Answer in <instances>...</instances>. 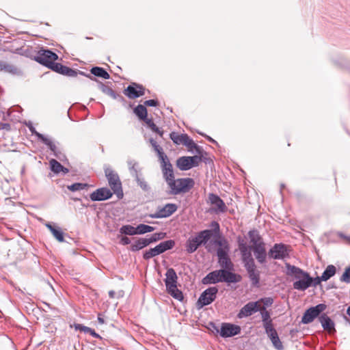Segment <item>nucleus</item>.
Wrapping results in <instances>:
<instances>
[{"mask_svg": "<svg viewBox=\"0 0 350 350\" xmlns=\"http://www.w3.org/2000/svg\"><path fill=\"white\" fill-rule=\"evenodd\" d=\"M143 121H144L146 122V124H147V126L148 127L150 128V129L155 132V133H157L159 136L161 137H163V131H161L157 126L156 124L153 122L152 120V119H150V118H146V119H144Z\"/></svg>", "mask_w": 350, "mask_h": 350, "instance_id": "41", "label": "nucleus"}, {"mask_svg": "<svg viewBox=\"0 0 350 350\" xmlns=\"http://www.w3.org/2000/svg\"><path fill=\"white\" fill-rule=\"evenodd\" d=\"M53 71L57 72L59 74L68 76V77H77L78 74L85 76L87 78L90 79L92 81H97L95 77L91 76L90 75H85V72L79 70H73L69 67L64 66L60 63H55L53 68H51Z\"/></svg>", "mask_w": 350, "mask_h": 350, "instance_id": "8", "label": "nucleus"}, {"mask_svg": "<svg viewBox=\"0 0 350 350\" xmlns=\"http://www.w3.org/2000/svg\"><path fill=\"white\" fill-rule=\"evenodd\" d=\"M105 174L107 177L109 185L113 190L118 199L123 198V191L122 187V183L120 180L118 174L111 168H106L105 170Z\"/></svg>", "mask_w": 350, "mask_h": 350, "instance_id": "7", "label": "nucleus"}, {"mask_svg": "<svg viewBox=\"0 0 350 350\" xmlns=\"http://www.w3.org/2000/svg\"><path fill=\"white\" fill-rule=\"evenodd\" d=\"M137 234H144L154 230V228L146 224H141L137 226Z\"/></svg>", "mask_w": 350, "mask_h": 350, "instance_id": "42", "label": "nucleus"}, {"mask_svg": "<svg viewBox=\"0 0 350 350\" xmlns=\"http://www.w3.org/2000/svg\"><path fill=\"white\" fill-rule=\"evenodd\" d=\"M166 232H160L152 234L150 238H147L149 245L158 241L163 239L166 237Z\"/></svg>", "mask_w": 350, "mask_h": 350, "instance_id": "43", "label": "nucleus"}, {"mask_svg": "<svg viewBox=\"0 0 350 350\" xmlns=\"http://www.w3.org/2000/svg\"><path fill=\"white\" fill-rule=\"evenodd\" d=\"M165 276V284L167 293L174 299L182 301L183 299V295L182 291L177 288L178 277L174 269L172 268L168 269Z\"/></svg>", "mask_w": 350, "mask_h": 350, "instance_id": "3", "label": "nucleus"}, {"mask_svg": "<svg viewBox=\"0 0 350 350\" xmlns=\"http://www.w3.org/2000/svg\"><path fill=\"white\" fill-rule=\"evenodd\" d=\"M51 233L58 241H64V233L60 228L57 227L55 229H52Z\"/></svg>", "mask_w": 350, "mask_h": 350, "instance_id": "47", "label": "nucleus"}, {"mask_svg": "<svg viewBox=\"0 0 350 350\" xmlns=\"http://www.w3.org/2000/svg\"><path fill=\"white\" fill-rule=\"evenodd\" d=\"M241 332V327L230 323H223L220 329V335L223 338L232 337Z\"/></svg>", "mask_w": 350, "mask_h": 350, "instance_id": "15", "label": "nucleus"}, {"mask_svg": "<svg viewBox=\"0 0 350 350\" xmlns=\"http://www.w3.org/2000/svg\"><path fill=\"white\" fill-rule=\"evenodd\" d=\"M336 271V267L334 265H328L321 275V280H323V281L328 280L335 275Z\"/></svg>", "mask_w": 350, "mask_h": 350, "instance_id": "34", "label": "nucleus"}, {"mask_svg": "<svg viewBox=\"0 0 350 350\" xmlns=\"http://www.w3.org/2000/svg\"><path fill=\"white\" fill-rule=\"evenodd\" d=\"M120 243L124 245H129L131 243V240L127 237H122L120 239Z\"/></svg>", "mask_w": 350, "mask_h": 350, "instance_id": "63", "label": "nucleus"}, {"mask_svg": "<svg viewBox=\"0 0 350 350\" xmlns=\"http://www.w3.org/2000/svg\"><path fill=\"white\" fill-rule=\"evenodd\" d=\"M288 275H294L296 281L293 282V288L295 290L304 291L311 286L312 277L309 273L299 267L286 264Z\"/></svg>", "mask_w": 350, "mask_h": 350, "instance_id": "1", "label": "nucleus"}, {"mask_svg": "<svg viewBox=\"0 0 350 350\" xmlns=\"http://www.w3.org/2000/svg\"><path fill=\"white\" fill-rule=\"evenodd\" d=\"M42 143L49 147V148L53 152L54 156L58 159L62 161L66 157L61 149L58 148L56 146V144L50 138L46 137Z\"/></svg>", "mask_w": 350, "mask_h": 350, "instance_id": "20", "label": "nucleus"}, {"mask_svg": "<svg viewBox=\"0 0 350 350\" xmlns=\"http://www.w3.org/2000/svg\"><path fill=\"white\" fill-rule=\"evenodd\" d=\"M178 209L176 204L168 203L163 207H158L156 212L149 215V217L152 219L165 218L171 216Z\"/></svg>", "mask_w": 350, "mask_h": 350, "instance_id": "12", "label": "nucleus"}, {"mask_svg": "<svg viewBox=\"0 0 350 350\" xmlns=\"http://www.w3.org/2000/svg\"><path fill=\"white\" fill-rule=\"evenodd\" d=\"M218 288L216 286L209 287L200 295L197 306L198 308L211 304L216 298Z\"/></svg>", "mask_w": 350, "mask_h": 350, "instance_id": "9", "label": "nucleus"}, {"mask_svg": "<svg viewBox=\"0 0 350 350\" xmlns=\"http://www.w3.org/2000/svg\"><path fill=\"white\" fill-rule=\"evenodd\" d=\"M340 281L344 282L345 283H350V267H348L345 269V272L340 277Z\"/></svg>", "mask_w": 350, "mask_h": 350, "instance_id": "52", "label": "nucleus"}, {"mask_svg": "<svg viewBox=\"0 0 350 350\" xmlns=\"http://www.w3.org/2000/svg\"><path fill=\"white\" fill-rule=\"evenodd\" d=\"M175 245L174 240H167L160 243L156 246L159 254L172 249Z\"/></svg>", "mask_w": 350, "mask_h": 350, "instance_id": "29", "label": "nucleus"}, {"mask_svg": "<svg viewBox=\"0 0 350 350\" xmlns=\"http://www.w3.org/2000/svg\"><path fill=\"white\" fill-rule=\"evenodd\" d=\"M259 301L260 303L262 302L263 304V306H265L267 308L271 306L273 303V299L271 297L262 298Z\"/></svg>", "mask_w": 350, "mask_h": 350, "instance_id": "57", "label": "nucleus"}, {"mask_svg": "<svg viewBox=\"0 0 350 350\" xmlns=\"http://www.w3.org/2000/svg\"><path fill=\"white\" fill-rule=\"evenodd\" d=\"M326 308V306L323 304H319L316 306L311 307L306 310L302 318L301 323L304 324H308L314 321V319L319 317Z\"/></svg>", "mask_w": 350, "mask_h": 350, "instance_id": "11", "label": "nucleus"}, {"mask_svg": "<svg viewBox=\"0 0 350 350\" xmlns=\"http://www.w3.org/2000/svg\"><path fill=\"white\" fill-rule=\"evenodd\" d=\"M194 185L195 182L191 178H174L167 184L170 189V193L174 196L189 192L194 187Z\"/></svg>", "mask_w": 350, "mask_h": 350, "instance_id": "2", "label": "nucleus"}, {"mask_svg": "<svg viewBox=\"0 0 350 350\" xmlns=\"http://www.w3.org/2000/svg\"><path fill=\"white\" fill-rule=\"evenodd\" d=\"M194 153L197 154L196 156H201L203 159H204V162H206V159L204 157V154H206V152L204 151L203 148L196 145L193 149Z\"/></svg>", "mask_w": 350, "mask_h": 350, "instance_id": "55", "label": "nucleus"}, {"mask_svg": "<svg viewBox=\"0 0 350 350\" xmlns=\"http://www.w3.org/2000/svg\"><path fill=\"white\" fill-rule=\"evenodd\" d=\"M29 129L32 135L36 136L38 139L40 140L42 142H43L44 141V139L46 138V137L38 132L33 126H29Z\"/></svg>", "mask_w": 350, "mask_h": 350, "instance_id": "54", "label": "nucleus"}, {"mask_svg": "<svg viewBox=\"0 0 350 350\" xmlns=\"http://www.w3.org/2000/svg\"><path fill=\"white\" fill-rule=\"evenodd\" d=\"M254 256L257 261L263 264L266 261L267 252L265 249V244L258 245L257 247H252Z\"/></svg>", "mask_w": 350, "mask_h": 350, "instance_id": "24", "label": "nucleus"}, {"mask_svg": "<svg viewBox=\"0 0 350 350\" xmlns=\"http://www.w3.org/2000/svg\"><path fill=\"white\" fill-rule=\"evenodd\" d=\"M183 145L185 146L188 148V150L189 152H191V153H194L193 149L197 144L193 141L192 139H191L189 137H188L187 139H186V141H185V143Z\"/></svg>", "mask_w": 350, "mask_h": 350, "instance_id": "51", "label": "nucleus"}, {"mask_svg": "<svg viewBox=\"0 0 350 350\" xmlns=\"http://www.w3.org/2000/svg\"><path fill=\"white\" fill-rule=\"evenodd\" d=\"M149 142L157 153L163 149L153 138H150Z\"/></svg>", "mask_w": 350, "mask_h": 350, "instance_id": "58", "label": "nucleus"}, {"mask_svg": "<svg viewBox=\"0 0 350 350\" xmlns=\"http://www.w3.org/2000/svg\"><path fill=\"white\" fill-rule=\"evenodd\" d=\"M247 272L250 280L253 286L258 287L260 282V271L256 269L254 264L244 267Z\"/></svg>", "mask_w": 350, "mask_h": 350, "instance_id": "18", "label": "nucleus"}, {"mask_svg": "<svg viewBox=\"0 0 350 350\" xmlns=\"http://www.w3.org/2000/svg\"><path fill=\"white\" fill-rule=\"evenodd\" d=\"M161 168L163 178L165 180L167 184H168L169 182L171 181V180L174 179L173 167L170 161L167 160L164 163H161Z\"/></svg>", "mask_w": 350, "mask_h": 350, "instance_id": "21", "label": "nucleus"}, {"mask_svg": "<svg viewBox=\"0 0 350 350\" xmlns=\"http://www.w3.org/2000/svg\"><path fill=\"white\" fill-rule=\"evenodd\" d=\"M177 167L183 171L190 170L191 165L189 160V157H181L176 161Z\"/></svg>", "mask_w": 350, "mask_h": 350, "instance_id": "32", "label": "nucleus"}, {"mask_svg": "<svg viewBox=\"0 0 350 350\" xmlns=\"http://www.w3.org/2000/svg\"><path fill=\"white\" fill-rule=\"evenodd\" d=\"M148 245H149V243L147 238H139L131 245V250L132 252H137Z\"/></svg>", "mask_w": 350, "mask_h": 350, "instance_id": "30", "label": "nucleus"}, {"mask_svg": "<svg viewBox=\"0 0 350 350\" xmlns=\"http://www.w3.org/2000/svg\"><path fill=\"white\" fill-rule=\"evenodd\" d=\"M70 327H74L75 330H79L81 332H83L84 333H87V332L89 330V327H86L82 324L79 323H75L73 325H70Z\"/></svg>", "mask_w": 350, "mask_h": 350, "instance_id": "56", "label": "nucleus"}, {"mask_svg": "<svg viewBox=\"0 0 350 350\" xmlns=\"http://www.w3.org/2000/svg\"><path fill=\"white\" fill-rule=\"evenodd\" d=\"M89 187L88 184L87 183H76L67 186V189L72 192L81 191L83 189H86Z\"/></svg>", "mask_w": 350, "mask_h": 350, "instance_id": "39", "label": "nucleus"}, {"mask_svg": "<svg viewBox=\"0 0 350 350\" xmlns=\"http://www.w3.org/2000/svg\"><path fill=\"white\" fill-rule=\"evenodd\" d=\"M258 301V308L259 309L258 311L260 312V314H263L265 312H269L268 310H267V307H265V306H261L260 304V301Z\"/></svg>", "mask_w": 350, "mask_h": 350, "instance_id": "64", "label": "nucleus"}, {"mask_svg": "<svg viewBox=\"0 0 350 350\" xmlns=\"http://www.w3.org/2000/svg\"><path fill=\"white\" fill-rule=\"evenodd\" d=\"M260 316L264 329L273 325L270 312H265L263 314H261Z\"/></svg>", "mask_w": 350, "mask_h": 350, "instance_id": "38", "label": "nucleus"}, {"mask_svg": "<svg viewBox=\"0 0 350 350\" xmlns=\"http://www.w3.org/2000/svg\"><path fill=\"white\" fill-rule=\"evenodd\" d=\"M191 167L198 166L201 161H204V159L201 156L189 157Z\"/></svg>", "mask_w": 350, "mask_h": 350, "instance_id": "49", "label": "nucleus"}, {"mask_svg": "<svg viewBox=\"0 0 350 350\" xmlns=\"http://www.w3.org/2000/svg\"><path fill=\"white\" fill-rule=\"evenodd\" d=\"M159 255L156 246L153 248H150L148 250L145 251L143 254V258L145 260H149L152 257Z\"/></svg>", "mask_w": 350, "mask_h": 350, "instance_id": "45", "label": "nucleus"}, {"mask_svg": "<svg viewBox=\"0 0 350 350\" xmlns=\"http://www.w3.org/2000/svg\"><path fill=\"white\" fill-rule=\"evenodd\" d=\"M319 320L324 329L328 331L329 332L335 331L334 323L327 314H321L319 317Z\"/></svg>", "mask_w": 350, "mask_h": 350, "instance_id": "26", "label": "nucleus"}, {"mask_svg": "<svg viewBox=\"0 0 350 350\" xmlns=\"http://www.w3.org/2000/svg\"><path fill=\"white\" fill-rule=\"evenodd\" d=\"M136 229L137 227H134L131 225H124L120 228V232L126 235H135L137 234Z\"/></svg>", "mask_w": 350, "mask_h": 350, "instance_id": "37", "label": "nucleus"}, {"mask_svg": "<svg viewBox=\"0 0 350 350\" xmlns=\"http://www.w3.org/2000/svg\"><path fill=\"white\" fill-rule=\"evenodd\" d=\"M265 333L267 334V336L270 340H271V338H273L275 336H276L277 335H278L275 329L273 327V325L267 327V328H265Z\"/></svg>", "mask_w": 350, "mask_h": 350, "instance_id": "53", "label": "nucleus"}, {"mask_svg": "<svg viewBox=\"0 0 350 350\" xmlns=\"http://www.w3.org/2000/svg\"><path fill=\"white\" fill-rule=\"evenodd\" d=\"M1 71L10 74H16L17 72V68L6 62L0 61V72Z\"/></svg>", "mask_w": 350, "mask_h": 350, "instance_id": "33", "label": "nucleus"}, {"mask_svg": "<svg viewBox=\"0 0 350 350\" xmlns=\"http://www.w3.org/2000/svg\"><path fill=\"white\" fill-rule=\"evenodd\" d=\"M254 256L257 261L263 264L266 261L267 252L265 249V244L258 245L257 247H252Z\"/></svg>", "mask_w": 350, "mask_h": 350, "instance_id": "25", "label": "nucleus"}, {"mask_svg": "<svg viewBox=\"0 0 350 350\" xmlns=\"http://www.w3.org/2000/svg\"><path fill=\"white\" fill-rule=\"evenodd\" d=\"M322 281H323V280H321V276H317L314 278H312L311 286H312L315 287L320 284Z\"/></svg>", "mask_w": 350, "mask_h": 350, "instance_id": "60", "label": "nucleus"}, {"mask_svg": "<svg viewBox=\"0 0 350 350\" xmlns=\"http://www.w3.org/2000/svg\"><path fill=\"white\" fill-rule=\"evenodd\" d=\"M58 55L49 49H41L35 55L33 59L39 64L51 70Z\"/></svg>", "mask_w": 350, "mask_h": 350, "instance_id": "6", "label": "nucleus"}, {"mask_svg": "<svg viewBox=\"0 0 350 350\" xmlns=\"http://www.w3.org/2000/svg\"><path fill=\"white\" fill-rule=\"evenodd\" d=\"M271 341L273 347L277 350H283L284 349L282 342H281L278 335H277L276 336H275L273 338H271Z\"/></svg>", "mask_w": 350, "mask_h": 350, "instance_id": "50", "label": "nucleus"}, {"mask_svg": "<svg viewBox=\"0 0 350 350\" xmlns=\"http://www.w3.org/2000/svg\"><path fill=\"white\" fill-rule=\"evenodd\" d=\"M127 165L129 173L135 180L142 175V168L137 161L130 159L127 161Z\"/></svg>", "mask_w": 350, "mask_h": 350, "instance_id": "23", "label": "nucleus"}, {"mask_svg": "<svg viewBox=\"0 0 350 350\" xmlns=\"http://www.w3.org/2000/svg\"><path fill=\"white\" fill-rule=\"evenodd\" d=\"M91 74H90L92 77H98L105 79H109L110 78L109 74L101 67L95 66L92 68L90 70Z\"/></svg>", "mask_w": 350, "mask_h": 350, "instance_id": "28", "label": "nucleus"}, {"mask_svg": "<svg viewBox=\"0 0 350 350\" xmlns=\"http://www.w3.org/2000/svg\"><path fill=\"white\" fill-rule=\"evenodd\" d=\"M221 271L219 270H215L208 273L202 280V284H216L221 282Z\"/></svg>", "mask_w": 350, "mask_h": 350, "instance_id": "22", "label": "nucleus"}, {"mask_svg": "<svg viewBox=\"0 0 350 350\" xmlns=\"http://www.w3.org/2000/svg\"><path fill=\"white\" fill-rule=\"evenodd\" d=\"M49 164L52 172L57 174L61 173V170L63 169V165L59 162L52 159L49 161Z\"/></svg>", "mask_w": 350, "mask_h": 350, "instance_id": "40", "label": "nucleus"}, {"mask_svg": "<svg viewBox=\"0 0 350 350\" xmlns=\"http://www.w3.org/2000/svg\"><path fill=\"white\" fill-rule=\"evenodd\" d=\"M211 230H204L198 232L195 237H191L185 244L186 251L192 254L197 250L201 245H204L212 236Z\"/></svg>", "mask_w": 350, "mask_h": 350, "instance_id": "4", "label": "nucleus"}, {"mask_svg": "<svg viewBox=\"0 0 350 350\" xmlns=\"http://www.w3.org/2000/svg\"><path fill=\"white\" fill-rule=\"evenodd\" d=\"M113 195L111 190L107 187L97 189L92 192L90 197L92 201H103L109 199Z\"/></svg>", "mask_w": 350, "mask_h": 350, "instance_id": "16", "label": "nucleus"}, {"mask_svg": "<svg viewBox=\"0 0 350 350\" xmlns=\"http://www.w3.org/2000/svg\"><path fill=\"white\" fill-rule=\"evenodd\" d=\"M144 105L150 107H156L158 105V101L154 99L148 100L144 102Z\"/></svg>", "mask_w": 350, "mask_h": 350, "instance_id": "61", "label": "nucleus"}, {"mask_svg": "<svg viewBox=\"0 0 350 350\" xmlns=\"http://www.w3.org/2000/svg\"><path fill=\"white\" fill-rule=\"evenodd\" d=\"M241 255L244 267L255 263L254 259L253 258L251 253V250L241 253Z\"/></svg>", "mask_w": 350, "mask_h": 350, "instance_id": "36", "label": "nucleus"}, {"mask_svg": "<svg viewBox=\"0 0 350 350\" xmlns=\"http://www.w3.org/2000/svg\"><path fill=\"white\" fill-rule=\"evenodd\" d=\"M224 243L221 241H216V244L219 245V247L217 250V256L218 257V263L221 269L232 270L234 265L232 262L230 257L228 256V252L229 250V246L228 243L225 241Z\"/></svg>", "mask_w": 350, "mask_h": 350, "instance_id": "5", "label": "nucleus"}, {"mask_svg": "<svg viewBox=\"0 0 350 350\" xmlns=\"http://www.w3.org/2000/svg\"><path fill=\"white\" fill-rule=\"evenodd\" d=\"M208 202L214 207L213 211L216 213H221L226 212L227 206L221 198L216 194L209 193L208 196Z\"/></svg>", "mask_w": 350, "mask_h": 350, "instance_id": "14", "label": "nucleus"}, {"mask_svg": "<svg viewBox=\"0 0 350 350\" xmlns=\"http://www.w3.org/2000/svg\"><path fill=\"white\" fill-rule=\"evenodd\" d=\"M258 301H250L246 304L239 312L237 317L239 319L247 317L252 314L258 312Z\"/></svg>", "mask_w": 350, "mask_h": 350, "instance_id": "17", "label": "nucleus"}, {"mask_svg": "<svg viewBox=\"0 0 350 350\" xmlns=\"http://www.w3.org/2000/svg\"><path fill=\"white\" fill-rule=\"evenodd\" d=\"M135 181L137 182L138 186L144 191H148L150 189V186L147 183V182L145 180V179L143 178L142 175L139 176V178L135 179Z\"/></svg>", "mask_w": 350, "mask_h": 350, "instance_id": "46", "label": "nucleus"}, {"mask_svg": "<svg viewBox=\"0 0 350 350\" xmlns=\"http://www.w3.org/2000/svg\"><path fill=\"white\" fill-rule=\"evenodd\" d=\"M86 334H90L92 336L96 338H100V336L98 334H97L94 329L89 327V330L87 332Z\"/></svg>", "mask_w": 350, "mask_h": 350, "instance_id": "62", "label": "nucleus"}, {"mask_svg": "<svg viewBox=\"0 0 350 350\" xmlns=\"http://www.w3.org/2000/svg\"><path fill=\"white\" fill-rule=\"evenodd\" d=\"M145 94V88L141 84L132 83L124 90V94L130 99L139 98Z\"/></svg>", "mask_w": 350, "mask_h": 350, "instance_id": "13", "label": "nucleus"}, {"mask_svg": "<svg viewBox=\"0 0 350 350\" xmlns=\"http://www.w3.org/2000/svg\"><path fill=\"white\" fill-rule=\"evenodd\" d=\"M250 243L252 247H257L258 245H265L262 238L256 230H250L248 232Z\"/></svg>", "mask_w": 350, "mask_h": 350, "instance_id": "27", "label": "nucleus"}, {"mask_svg": "<svg viewBox=\"0 0 350 350\" xmlns=\"http://www.w3.org/2000/svg\"><path fill=\"white\" fill-rule=\"evenodd\" d=\"M221 282L237 283L241 280V276L228 269H220Z\"/></svg>", "mask_w": 350, "mask_h": 350, "instance_id": "19", "label": "nucleus"}, {"mask_svg": "<svg viewBox=\"0 0 350 350\" xmlns=\"http://www.w3.org/2000/svg\"><path fill=\"white\" fill-rule=\"evenodd\" d=\"M289 246L284 243H275L269 250V256L275 260H282L289 256Z\"/></svg>", "mask_w": 350, "mask_h": 350, "instance_id": "10", "label": "nucleus"}, {"mask_svg": "<svg viewBox=\"0 0 350 350\" xmlns=\"http://www.w3.org/2000/svg\"><path fill=\"white\" fill-rule=\"evenodd\" d=\"M188 137L189 136L187 134H179L176 132H172L170 134V139L176 145L184 144L185 141H186V139H187Z\"/></svg>", "mask_w": 350, "mask_h": 350, "instance_id": "31", "label": "nucleus"}, {"mask_svg": "<svg viewBox=\"0 0 350 350\" xmlns=\"http://www.w3.org/2000/svg\"><path fill=\"white\" fill-rule=\"evenodd\" d=\"M238 245L241 254L252 250V247H249L246 242L241 237L238 238Z\"/></svg>", "mask_w": 350, "mask_h": 350, "instance_id": "48", "label": "nucleus"}, {"mask_svg": "<svg viewBox=\"0 0 350 350\" xmlns=\"http://www.w3.org/2000/svg\"><path fill=\"white\" fill-rule=\"evenodd\" d=\"M98 87H99V88L100 89V90L103 93H105V94H106L113 97V98H116V92L111 88H109V86H107V85L103 84V83L100 82L99 85H98Z\"/></svg>", "mask_w": 350, "mask_h": 350, "instance_id": "44", "label": "nucleus"}, {"mask_svg": "<svg viewBox=\"0 0 350 350\" xmlns=\"http://www.w3.org/2000/svg\"><path fill=\"white\" fill-rule=\"evenodd\" d=\"M135 114L140 119L144 120L147 118V109L145 106L138 105L133 110Z\"/></svg>", "mask_w": 350, "mask_h": 350, "instance_id": "35", "label": "nucleus"}, {"mask_svg": "<svg viewBox=\"0 0 350 350\" xmlns=\"http://www.w3.org/2000/svg\"><path fill=\"white\" fill-rule=\"evenodd\" d=\"M157 156L161 161V164L169 160L167 155L164 153L163 149L157 152Z\"/></svg>", "mask_w": 350, "mask_h": 350, "instance_id": "59", "label": "nucleus"}]
</instances>
